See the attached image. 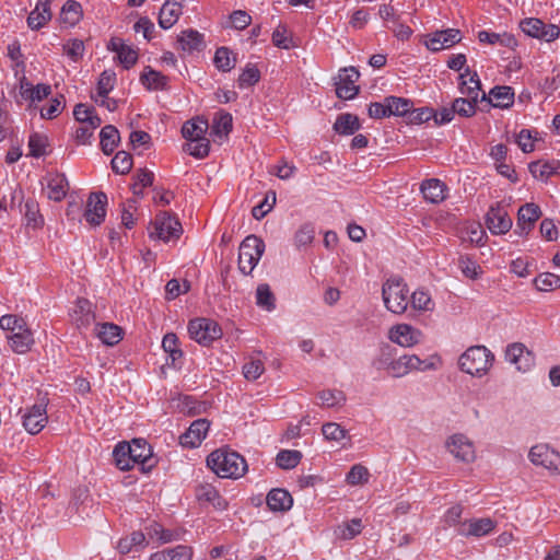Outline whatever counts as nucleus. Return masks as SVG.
I'll use <instances>...</instances> for the list:
<instances>
[{
    "mask_svg": "<svg viewBox=\"0 0 560 560\" xmlns=\"http://www.w3.org/2000/svg\"><path fill=\"white\" fill-rule=\"evenodd\" d=\"M207 466L221 478L237 479L247 471L245 458L237 452L219 448L207 457Z\"/></svg>",
    "mask_w": 560,
    "mask_h": 560,
    "instance_id": "f257e3e1",
    "label": "nucleus"
},
{
    "mask_svg": "<svg viewBox=\"0 0 560 560\" xmlns=\"http://www.w3.org/2000/svg\"><path fill=\"white\" fill-rule=\"evenodd\" d=\"M494 361L493 353L485 346H471L458 359L462 372L481 377L491 369Z\"/></svg>",
    "mask_w": 560,
    "mask_h": 560,
    "instance_id": "f03ea898",
    "label": "nucleus"
},
{
    "mask_svg": "<svg viewBox=\"0 0 560 560\" xmlns=\"http://www.w3.org/2000/svg\"><path fill=\"white\" fill-rule=\"evenodd\" d=\"M382 296L386 308L394 314H402L408 306V289L401 278L386 280L382 288Z\"/></svg>",
    "mask_w": 560,
    "mask_h": 560,
    "instance_id": "7ed1b4c3",
    "label": "nucleus"
},
{
    "mask_svg": "<svg viewBox=\"0 0 560 560\" xmlns=\"http://www.w3.org/2000/svg\"><path fill=\"white\" fill-rule=\"evenodd\" d=\"M265 252V243L256 235H248L240 245L238 270L248 276L257 266Z\"/></svg>",
    "mask_w": 560,
    "mask_h": 560,
    "instance_id": "20e7f679",
    "label": "nucleus"
},
{
    "mask_svg": "<svg viewBox=\"0 0 560 560\" xmlns=\"http://www.w3.org/2000/svg\"><path fill=\"white\" fill-rule=\"evenodd\" d=\"M188 332L192 340L208 347L221 338L222 329L217 322L210 318H195L188 323Z\"/></svg>",
    "mask_w": 560,
    "mask_h": 560,
    "instance_id": "39448f33",
    "label": "nucleus"
},
{
    "mask_svg": "<svg viewBox=\"0 0 560 560\" xmlns=\"http://www.w3.org/2000/svg\"><path fill=\"white\" fill-rule=\"evenodd\" d=\"M182 233L183 228L178 219L170 212L163 211L156 215L150 237L168 242L178 238Z\"/></svg>",
    "mask_w": 560,
    "mask_h": 560,
    "instance_id": "423d86ee",
    "label": "nucleus"
},
{
    "mask_svg": "<svg viewBox=\"0 0 560 560\" xmlns=\"http://www.w3.org/2000/svg\"><path fill=\"white\" fill-rule=\"evenodd\" d=\"M48 398L43 396L24 415L23 425L31 434L39 433L48 421L47 416Z\"/></svg>",
    "mask_w": 560,
    "mask_h": 560,
    "instance_id": "0eeeda50",
    "label": "nucleus"
},
{
    "mask_svg": "<svg viewBox=\"0 0 560 560\" xmlns=\"http://www.w3.org/2000/svg\"><path fill=\"white\" fill-rule=\"evenodd\" d=\"M521 30L528 36L552 42L559 36V27L555 24H546L540 19L526 18L520 23Z\"/></svg>",
    "mask_w": 560,
    "mask_h": 560,
    "instance_id": "6e6552de",
    "label": "nucleus"
},
{
    "mask_svg": "<svg viewBox=\"0 0 560 560\" xmlns=\"http://www.w3.org/2000/svg\"><path fill=\"white\" fill-rule=\"evenodd\" d=\"M107 195L103 191L91 192L83 213L90 225H101L106 217Z\"/></svg>",
    "mask_w": 560,
    "mask_h": 560,
    "instance_id": "1a4fd4ad",
    "label": "nucleus"
},
{
    "mask_svg": "<svg viewBox=\"0 0 560 560\" xmlns=\"http://www.w3.org/2000/svg\"><path fill=\"white\" fill-rule=\"evenodd\" d=\"M529 460L536 466H542L555 472H560V454L547 444L534 445L528 454Z\"/></svg>",
    "mask_w": 560,
    "mask_h": 560,
    "instance_id": "9d476101",
    "label": "nucleus"
},
{
    "mask_svg": "<svg viewBox=\"0 0 560 560\" xmlns=\"http://www.w3.org/2000/svg\"><path fill=\"white\" fill-rule=\"evenodd\" d=\"M129 446H131V457L140 466L142 472H149L155 467L158 460L153 456L151 446L144 439H133L129 442Z\"/></svg>",
    "mask_w": 560,
    "mask_h": 560,
    "instance_id": "9b49d317",
    "label": "nucleus"
},
{
    "mask_svg": "<svg viewBox=\"0 0 560 560\" xmlns=\"http://www.w3.org/2000/svg\"><path fill=\"white\" fill-rule=\"evenodd\" d=\"M446 447L454 457L464 463H471L476 458L472 442L464 434H454L448 438Z\"/></svg>",
    "mask_w": 560,
    "mask_h": 560,
    "instance_id": "f8f14e48",
    "label": "nucleus"
},
{
    "mask_svg": "<svg viewBox=\"0 0 560 560\" xmlns=\"http://www.w3.org/2000/svg\"><path fill=\"white\" fill-rule=\"evenodd\" d=\"M360 73L354 67L345 68L339 73V81L336 83V94L342 100H352L359 93L355 85Z\"/></svg>",
    "mask_w": 560,
    "mask_h": 560,
    "instance_id": "ddd939ff",
    "label": "nucleus"
},
{
    "mask_svg": "<svg viewBox=\"0 0 560 560\" xmlns=\"http://www.w3.org/2000/svg\"><path fill=\"white\" fill-rule=\"evenodd\" d=\"M486 224L492 234H505L512 228V219L506 210L497 203L488 210Z\"/></svg>",
    "mask_w": 560,
    "mask_h": 560,
    "instance_id": "4468645a",
    "label": "nucleus"
},
{
    "mask_svg": "<svg viewBox=\"0 0 560 560\" xmlns=\"http://www.w3.org/2000/svg\"><path fill=\"white\" fill-rule=\"evenodd\" d=\"M540 215L541 210L537 205L533 202L523 205L517 212L515 233L520 236L528 235Z\"/></svg>",
    "mask_w": 560,
    "mask_h": 560,
    "instance_id": "2eb2a0df",
    "label": "nucleus"
},
{
    "mask_svg": "<svg viewBox=\"0 0 560 560\" xmlns=\"http://www.w3.org/2000/svg\"><path fill=\"white\" fill-rule=\"evenodd\" d=\"M422 361L416 354H404L398 359L390 360L388 363V372L393 377H401L412 370H425L428 365L423 366Z\"/></svg>",
    "mask_w": 560,
    "mask_h": 560,
    "instance_id": "dca6fc26",
    "label": "nucleus"
},
{
    "mask_svg": "<svg viewBox=\"0 0 560 560\" xmlns=\"http://www.w3.org/2000/svg\"><path fill=\"white\" fill-rule=\"evenodd\" d=\"M210 428V422L207 419H197L185 433L179 438V442L185 447H197L206 439Z\"/></svg>",
    "mask_w": 560,
    "mask_h": 560,
    "instance_id": "f3484780",
    "label": "nucleus"
},
{
    "mask_svg": "<svg viewBox=\"0 0 560 560\" xmlns=\"http://www.w3.org/2000/svg\"><path fill=\"white\" fill-rule=\"evenodd\" d=\"M495 523L489 518H472L465 521L456 528L459 536L464 537H481L486 536L494 529Z\"/></svg>",
    "mask_w": 560,
    "mask_h": 560,
    "instance_id": "a211bd4d",
    "label": "nucleus"
},
{
    "mask_svg": "<svg viewBox=\"0 0 560 560\" xmlns=\"http://www.w3.org/2000/svg\"><path fill=\"white\" fill-rule=\"evenodd\" d=\"M196 499L200 504H210L218 511H224L229 503L211 483H201L196 487Z\"/></svg>",
    "mask_w": 560,
    "mask_h": 560,
    "instance_id": "6ab92c4d",
    "label": "nucleus"
},
{
    "mask_svg": "<svg viewBox=\"0 0 560 560\" xmlns=\"http://www.w3.org/2000/svg\"><path fill=\"white\" fill-rule=\"evenodd\" d=\"M422 334L408 324H399L390 328L389 339L402 347H412L420 342Z\"/></svg>",
    "mask_w": 560,
    "mask_h": 560,
    "instance_id": "aec40b11",
    "label": "nucleus"
},
{
    "mask_svg": "<svg viewBox=\"0 0 560 560\" xmlns=\"http://www.w3.org/2000/svg\"><path fill=\"white\" fill-rule=\"evenodd\" d=\"M483 101L497 108H509L514 104V90L508 85L494 86L489 94L482 93L480 102Z\"/></svg>",
    "mask_w": 560,
    "mask_h": 560,
    "instance_id": "412c9836",
    "label": "nucleus"
},
{
    "mask_svg": "<svg viewBox=\"0 0 560 560\" xmlns=\"http://www.w3.org/2000/svg\"><path fill=\"white\" fill-rule=\"evenodd\" d=\"M506 360L516 365L518 371H527L534 365V355L527 348L520 342L508 347L505 352Z\"/></svg>",
    "mask_w": 560,
    "mask_h": 560,
    "instance_id": "4be33fe9",
    "label": "nucleus"
},
{
    "mask_svg": "<svg viewBox=\"0 0 560 560\" xmlns=\"http://www.w3.org/2000/svg\"><path fill=\"white\" fill-rule=\"evenodd\" d=\"M462 40L459 30L447 28L435 32L428 40L427 47L432 51H439L444 48H450Z\"/></svg>",
    "mask_w": 560,
    "mask_h": 560,
    "instance_id": "5701e85b",
    "label": "nucleus"
},
{
    "mask_svg": "<svg viewBox=\"0 0 560 560\" xmlns=\"http://www.w3.org/2000/svg\"><path fill=\"white\" fill-rule=\"evenodd\" d=\"M177 43L179 48L187 54L201 51L206 48L203 34L194 28L182 31L177 36Z\"/></svg>",
    "mask_w": 560,
    "mask_h": 560,
    "instance_id": "b1692460",
    "label": "nucleus"
},
{
    "mask_svg": "<svg viewBox=\"0 0 560 560\" xmlns=\"http://www.w3.org/2000/svg\"><path fill=\"white\" fill-rule=\"evenodd\" d=\"M266 503L272 512H287L293 505V498L288 490L275 488L268 492Z\"/></svg>",
    "mask_w": 560,
    "mask_h": 560,
    "instance_id": "393cba45",
    "label": "nucleus"
},
{
    "mask_svg": "<svg viewBox=\"0 0 560 560\" xmlns=\"http://www.w3.org/2000/svg\"><path fill=\"white\" fill-rule=\"evenodd\" d=\"M458 88L462 94L468 98L479 102V91L481 89V82L477 72L470 74L469 68H466L465 73H460L458 77Z\"/></svg>",
    "mask_w": 560,
    "mask_h": 560,
    "instance_id": "a878e982",
    "label": "nucleus"
},
{
    "mask_svg": "<svg viewBox=\"0 0 560 560\" xmlns=\"http://www.w3.org/2000/svg\"><path fill=\"white\" fill-rule=\"evenodd\" d=\"M168 78L163 73L145 67L140 75V82L149 91H164L168 88Z\"/></svg>",
    "mask_w": 560,
    "mask_h": 560,
    "instance_id": "bb28decb",
    "label": "nucleus"
},
{
    "mask_svg": "<svg viewBox=\"0 0 560 560\" xmlns=\"http://www.w3.org/2000/svg\"><path fill=\"white\" fill-rule=\"evenodd\" d=\"M147 544L145 535L140 530H136L120 538L117 544V549L122 555L139 552L147 547Z\"/></svg>",
    "mask_w": 560,
    "mask_h": 560,
    "instance_id": "cd10ccee",
    "label": "nucleus"
},
{
    "mask_svg": "<svg viewBox=\"0 0 560 560\" xmlns=\"http://www.w3.org/2000/svg\"><path fill=\"white\" fill-rule=\"evenodd\" d=\"M182 14V4L179 1H166L159 13V25L163 30L171 28Z\"/></svg>",
    "mask_w": 560,
    "mask_h": 560,
    "instance_id": "c85d7f7f",
    "label": "nucleus"
},
{
    "mask_svg": "<svg viewBox=\"0 0 560 560\" xmlns=\"http://www.w3.org/2000/svg\"><path fill=\"white\" fill-rule=\"evenodd\" d=\"M48 198L54 201H61L69 189V182L65 174H50L47 180Z\"/></svg>",
    "mask_w": 560,
    "mask_h": 560,
    "instance_id": "c756f323",
    "label": "nucleus"
},
{
    "mask_svg": "<svg viewBox=\"0 0 560 560\" xmlns=\"http://www.w3.org/2000/svg\"><path fill=\"white\" fill-rule=\"evenodd\" d=\"M446 186L436 178L427 179L421 184V192L423 198L432 203H439L446 197Z\"/></svg>",
    "mask_w": 560,
    "mask_h": 560,
    "instance_id": "7c9ffc66",
    "label": "nucleus"
},
{
    "mask_svg": "<svg viewBox=\"0 0 560 560\" xmlns=\"http://www.w3.org/2000/svg\"><path fill=\"white\" fill-rule=\"evenodd\" d=\"M131 446H129V442L122 441L119 442L113 451V458L115 462V465L118 469L122 471L130 470L133 468L135 464L137 462H133V458L131 457Z\"/></svg>",
    "mask_w": 560,
    "mask_h": 560,
    "instance_id": "2f4dec72",
    "label": "nucleus"
},
{
    "mask_svg": "<svg viewBox=\"0 0 560 560\" xmlns=\"http://www.w3.org/2000/svg\"><path fill=\"white\" fill-rule=\"evenodd\" d=\"M528 170L536 179L547 180L550 176L560 173V161L532 162Z\"/></svg>",
    "mask_w": 560,
    "mask_h": 560,
    "instance_id": "473e14b6",
    "label": "nucleus"
},
{
    "mask_svg": "<svg viewBox=\"0 0 560 560\" xmlns=\"http://www.w3.org/2000/svg\"><path fill=\"white\" fill-rule=\"evenodd\" d=\"M208 121L203 118H196L186 121L182 127V135L187 141H196L205 138L208 130Z\"/></svg>",
    "mask_w": 560,
    "mask_h": 560,
    "instance_id": "72a5a7b5",
    "label": "nucleus"
},
{
    "mask_svg": "<svg viewBox=\"0 0 560 560\" xmlns=\"http://www.w3.org/2000/svg\"><path fill=\"white\" fill-rule=\"evenodd\" d=\"M11 348L16 353H26L34 343L33 334L25 325L21 330L13 332L8 337Z\"/></svg>",
    "mask_w": 560,
    "mask_h": 560,
    "instance_id": "f704fd0d",
    "label": "nucleus"
},
{
    "mask_svg": "<svg viewBox=\"0 0 560 560\" xmlns=\"http://www.w3.org/2000/svg\"><path fill=\"white\" fill-rule=\"evenodd\" d=\"M101 149L104 154L110 155L120 141L118 129L113 125H106L100 132Z\"/></svg>",
    "mask_w": 560,
    "mask_h": 560,
    "instance_id": "c9c22d12",
    "label": "nucleus"
},
{
    "mask_svg": "<svg viewBox=\"0 0 560 560\" xmlns=\"http://www.w3.org/2000/svg\"><path fill=\"white\" fill-rule=\"evenodd\" d=\"M51 93V88L48 84L39 83L33 86L25 79L21 81V95L25 100L32 102H40Z\"/></svg>",
    "mask_w": 560,
    "mask_h": 560,
    "instance_id": "e433bc0d",
    "label": "nucleus"
},
{
    "mask_svg": "<svg viewBox=\"0 0 560 560\" xmlns=\"http://www.w3.org/2000/svg\"><path fill=\"white\" fill-rule=\"evenodd\" d=\"M74 320L79 328L89 327L95 319L92 304L85 299H78L73 310Z\"/></svg>",
    "mask_w": 560,
    "mask_h": 560,
    "instance_id": "4c0bfd02",
    "label": "nucleus"
},
{
    "mask_svg": "<svg viewBox=\"0 0 560 560\" xmlns=\"http://www.w3.org/2000/svg\"><path fill=\"white\" fill-rule=\"evenodd\" d=\"M361 128V124L359 121V118L355 115L352 114H340L335 124H334V130L339 135H353Z\"/></svg>",
    "mask_w": 560,
    "mask_h": 560,
    "instance_id": "58836bf2",
    "label": "nucleus"
},
{
    "mask_svg": "<svg viewBox=\"0 0 560 560\" xmlns=\"http://www.w3.org/2000/svg\"><path fill=\"white\" fill-rule=\"evenodd\" d=\"M21 212L24 213V219L26 221V225L33 229H38L44 225V218L39 213L38 202L34 199L25 200L23 205V209Z\"/></svg>",
    "mask_w": 560,
    "mask_h": 560,
    "instance_id": "ea45409f",
    "label": "nucleus"
},
{
    "mask_svg": "<svg viewBox=\"0 0 560 560\" xmlns=\"http://www.w3.org/2000/svg\"><path fill=\"white\" fill-rule=\"evenodd\" d=\"M97 336L107 346L117 345L122 338V330L113 323H104L97 328Z\"/></svg>",
    "mask_w": 560,
    "mask_h": 560,
    "instance_id": "a19ab883",
    "label": "nucleus"
},
{
    "mask_svg": "<svg viewBox=\"0 0 560 560\" xmlns=\"http://www.w3.org/2000/svg\"><path fill=\"white\" fill-rule=\"evenodd\" d=\"M214 66L223 72H228L235 67L236 57L228 47H219L213 58Z\"/></svg>",
    "mask_w": 560,
    "mask_h": 560,
    "instance_id": "79ce46f5",
    "label": "nucleus"
},
{
    "mask_svg": "<svg viewBox=\"0 0 560 560\" xmlns=\"http://www.w3.org/2000/svg\"><path fill=\"white\" fill-rule=\"evenodd\" d=\"M412 102L408 98L387 96L386 108L389 116H405L412 108Z\"/></svg>",
    "mask_w": 560,
    "mask_h": 560,
    "instance_id": "37998d69",
    "label": "nucleus"
},
{
    "mask_svg": "<svg viewBox=\"0 0 560 560\" xmlns=\"http://www.w3.org/2000/svg\"><path fill=\"white\" fill-rule=\"evenodd\" d=\"M145 530L149 538L156 539L159 544H167L178 538L176 532L166 529L158 523L150 524L145 527Z\"/></svg>",
    "mask_w": 560,
    "mask_h": 560,
    "instance_id": "c03bdc74",
    "label": "nucleus"
},
{
    "mask_svg": "<svg viewBox=\"0 0 560 560\" xmlns=\"http://www.w3.org/2000/svg\"><path fill=\"white\" fill-rule=\"evenodd\" d=\"M256 304L268 312H271L276 308V298L269 284L261 283L257 287Z\"/></svg>",
    "mask_w": 560,
    "mask_h": 560,
    "instance_id": "a18cd8bd",
    "label": "nucleus"
},
{
    "mask_svg": "<svg viewBox=\"0 0 560 560\" xmlns=\"http://www.w3.org/2000/svg\"><path fill=\"white\" fill-rule=\"evenodd\" d=\"M232 115L230 113L221 112L214 118L211 127L212 135L222 138L232 131Z\"/></svg>",
    "mask_w": 560,
    "mask_h": 560,
    "instance_id": "49530a36",
    "label": "nucleus"
},
{
    "mask_svg": "<svg viewBox=\"0 0 560 560\" xmlns=\"http://www.w3.org/2000/svg\"><path fill=\"white\" fill-rule=\"evenodd\" d=\"M315 237V228L313 223L302 224L294 233L293 242L298 249L311 245Z\"/></svg>",
    "mask_w": 560,
    "mask_h": 560,
    "instance_id": "de8ad7c7",
    "label": "nucleus"
},
{
    "mask_svg": "<svg viewBox=\"0 0 560 560\" xmlns=\"http://www.w3.org/2000/svg\"><path fill=\"white\" fill-rule=\"evenodd\" d=\"M82 16V7L74 0H68L61 9V20L71 26L75 25Z\"/></svg>",
    "mask_w": 560,
    "mask_h": 560,
    "instance_id": "09e8293b",
    "label": "nucleus"
},
{
    "mask_svg": "<svg viewBox=\"0 0 560 560\" xmlns=\"http://www.w3.org/2000/svg\"><path fill=\"white\" fill-rule=\"evenodd\" d=\"M302 459V453L295 450H282L276 457L277 465L282 469L296 467Z\"/></svg>",
    "mask_w": 560,
    "mask_h": 560,
    "instance_id": "8fccbe9b",
    "label": "nucleus"
},
{
    "mask_svg": "<svg viewBox=\"0 0 560 560\" xmlns=\"http://www.w3.org/2000/svg\"><path fill=\"white\" fill-rule=\"evenodd\" d=\"M317 398L319 399L318 405L328 408L343 405L346 401L343 392L337 389L322 390L317 394Z\"/></svg>",
    "mask_w": 560,
    "mask_h": 560,
    "instance_id": "3c124183",
    "label": "nucleus"
},
{
    "mask_svg": "<svg viewBox=\"0 0 560 560\" xmlns=\"http://www.w3.org/2000/svg\"><path fill=\"white\" fill-rule=\"evenodd\" d=\"M361 518H352L351 521L339 525L336 529V535L345 540H350L362 532Z\"/></svg>",
    "mask_w": 560,
    "mask_h": 560,
    "instance_id": "603ef678",
    "label": "nucleus"
},
{
    "mask_svg": "<svg viewBox=\"0 0 560 560\" xmlns=\"http://www.w3.org/2000/svg\"><path fill=\"white\" fill-rule=\"evenodd\" d=\"M478 102H475L471 98H464V97H457L452 103V108L454 112V115L457 114L462 117H471L476 114Z\"/></svg>",
    "mask_w": 560,
    "mask_h": 560,
    "instance_id": "864d4df0",
    "label": "nucleus"
},
{
    "mask_svg": "<svg viewBox=\"0 0 560 560\" xmlns=\"http://www.w3.org/2000/svg\"><path fill=\"white\" fill-rule=\"evenodd\" d=\"M162 348L172 359V363L183 357L178 337L174 332H168L163 337Z\"/></svg>",
    "mask_w": 560,
    "mask_h": 560,
    "instance_id": "5fc2aeb1",
    "label": "nucleus"
},
{
    "mask_svg": "<svg viewBox=\"0 0 560 560\" xmlns=\"http://www.w3.org/2000/svg\"><path fill=\"white\" fill-rule=\"evenodd\" d=\"M534 284L539 291H553L560 288V277L551 272H544L535 278Z\"/></svg>",
    "mask_w": 560,
    "mask_h": 560,
    "instance_id": "6e6d98bb",
    "label": "nucleus"
},
{
    "mask_svg": "<svg viewBox=\"0 0 560 560\" xmlns=\"http://www.w3.org/2000/svg\"><path fill=\"white\" fill-rule=\"evenodd\" d=\"M112 170L116 174H127L132 167V156L126 151H118L113 158Z\"/></svg>",
    "mask_w": 560,
    "mask_h": 560,
    "instance_id": "4d7b16f0",
    "label": "nucleus"
},
{
    "mask_svg": "<svg viewBox=\"0 0 560 560\" xmlns=\"http://www.w3.org/2000/svg\"><path fill=\"white\" fill-rule=\"evenodd\" d=\"M184 151L188 152L196 159H205L209 154L210 142L206 137L196 141H188L184 145Z\"/></svg>",
    "mask_w": 560,
    "mask_h": 560,
    "instance_id": "13d9d810",
    "label": "nucleus"
},
{
    "mask_svg": "<svg viewBox=\"0 0 560 560\" xmlns=\"http://www.w3.org/2000/svg\"><path fill=\"white\" fill-rule=\"evenodd\" d=\"M323 435L328 441L341 442L345 439L350 441L348 431L336 422H328L322 427Z\"/></svg>",
    "mask_w": 560,
    "mask_h": 560,
    "instance_id": "bf43d9fd",
    "label": "nucleus"
},
{
    "mask_svg": "<svg viewBox=\"0 0 560 560\" xmlns=\"http://www.w3.org/2000/svg\"><path fill=\"white\" fill-rule=\"evenodd\" d=\"M47 145L48 139L44 135L34 132L28 138V149L31 156L40 158L45 155Z\"/></svg>",
    "mask_w": 560,
    "mask_h": 560,
    "instance_id": "052dcab7",
    "label": "nucleus"
},
{
    "mask_svg": "<svg viewBox=\"0 0 560 560\" xmlns=\"http://www.w3.org/2000/svg\"><path fill=\"white\" fill-rule=\"evenodd\" d=\"M369 470L361 464L353 465L346 476V481L350 486L363 485L369 481Z\"/></svg>",
    "mask_w": 560,
    "mask_h": 560,
    "instance_id": "680f3d73",
    "label": "nucleus"
},
{
    "mask_svg": "<svg viewBox=\"0 0 560 560\" xmlns=\"http://www.w3.org/2000/svg\"><path fill=\"white\" fill-rule=\"evenodd\" d=\"M260 80V72L256 66L247 65L238 77L237 85L240 89L255 85Z\"/></svg>",
    "mask_w": 560,
    "mask_h": 560,
    "instance_id": "e2e57ef3",
    "label": "nucleus"
},
{
    "mask_svg": "<svg viewBox=\"0 0 560 560\" xmlns=\"http://www.w3.org/2000/svg\"><path fill=\"white\" fill-rule=\"evenodd\" d=\"M116 83V73L113 70H104L97 81V94L105 97L114 89Z\"/></svg>",
    "mask_w": 560,
    "mask_h": 560,
    "instance_id": "0e129e2a",
    "label": "nucleus"
},
{
    "mask_svg": "<svg viewBox=\"0 0 560 560\" xmlns=\"http://www.w3.org/2000/svg\"><path fill=\"white\" fill-rule=\"evenodd\" d=\"M410 302L412 307L418 311H432L434 307L431 295L424 290H416Z\"/></svg>",
    "mask_w": 560,
    "mask_h": 560,
    "instance_id": "69168bd1",
    "label": "nucleus"
},
{
    "mask_svg": "<svg viewBox=\"0 0 560 560\" xmlns=\"http://www.w3.org/2000/svg\"><path fill=\"white\" fill-rule=\"evenodd\" d=\"M84 43L81 39L72 38L63 45L65 54L73 61L78 62L84 55Z\"/></svg>",
    "mask_w": 560,
    "mask_h": 560,
    "instance_id": "338daca9",
    "label": "nucleus"
},
{
    "mask_svg": "<svg viewBox=\"0 0 560 560\" xmlns=\"http://www.w3.org/2000/svg\"><path fill=\"white\" fill-rule=\"evenodd\" d=\"M272 43L276 47L281 49H290L295 47L293 38L288 35V30L284 25H279L272 33Z\"/></svg>",
    "mask_w": 560,
    "mask_h": 560,
    "instance_id": "774afa93",
    "label": "nucleus"
}]
</instances>
